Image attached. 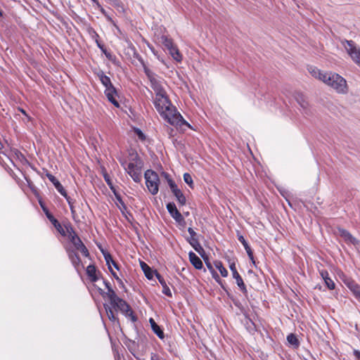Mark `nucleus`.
<instances>
[{"label": "nucleus", "mask_w": 360, "mask_h": 360, "mask_svg": "<svg viewBox=\"0 0 360 360\" xmlns=\"http://www.w3.org/2000/svg\"><path fill=\"white\" fill-rule=\"evenodd\" d=\"M144 72L150 82L152 89L155 91V96L153 104L161 117L168 123L176 127L186 125L192 128L190 124L183 118L181 114L177 112L176 108L171 103L158 76L147 67H144Z\"/></svg>", "instance_id": "nucleus-1"}, {"label": "nucleus", "mask_w": 360, "mask_h": 360, "mask_svg": "<svg viewBox=\"0 0 360 360\" xmlns=\"http://www.w3.org/2000/svg\"><path fill=\"white\" fill-rule=\"evenodd\" d=\"M308 70L314 77L322 81L338 93L347 92V82L340 75L332 72H323L315 67H309Z\"/></svg>", "instance_id": "nucleus-2"}, {"label": "nucleus", "mask_w": 360, "mask_h": 360, "mask_svg": "<svg viewBox=\"0 0 360 360\" xmlns=\"http://www.w3.org/2000/svg\"><path fill=\"white\" fill-rule=\"evenodd\" d=\"M109 301L113 308L120 310L125 316L130 318L133 322L136 321L137 319L134 315L129 305L124 300L120 298L115 292H110Z\"/></svg>", "instance_id": "nucleus-3"}, {"label": "nucleus", "mask_w": 360, "mask_h": 360, "mask_svg": "<svg viewBox=\"0 0 360 360\" xmlns=\"http://www.w3.org/2000/svg\"><path fill=\"white\" fill-rule=\"evenodd\" d=\"M65 229L67 231V236L70 241L72 243L75 248L80 251L82 255L85 257L89 256V251L86 246L84 245L79 237L77 235L74 229L71 225L65 226Z\"/></svg>", "instance_id": "nucleus-4"}, {"label": "nucleus", "mask_w": 360, "mask_h": 360, "mask_svg": "<svg viewBox=\"0 0 360 360\" xmlns=\"http://www.w3.org/2000/svg\"><path fill=\"white\" fill-rule=\"evenodd\" d=\"M146 185L152 195H156L159 191L160 179L156 172L148 169L144 174Z\"/></svg>", "instance_id": "nucleus-5"}, {"label": "nucleus", "mask_w": 360, "mask_h": 360, "mask_svg": "<svg viewBox=\"0 0 360 360\" xmlns=\"http://www.w3.org/2000/svg\"><path fill=\"white\" fill-rule=\"evenodd\" d=\"M341 44L352 60L360 66V48L357 47L352 40H344Z\"/></svg>", "instance_id": "nucleus-6"}, {"label": "nucleus", "mask_w": 360, "mask_h": 360, "mask_svg": "<svg viewBox=\"0 0 360 360\" xmlns=\"http://www.w3.org/2000/svg\"><path fill=\"white\" fill-rule=\"evenodd\" d=\"M124 169L135 182H139L141 180V166L138 160H134L130 162Z\"/></svg>", "instance_id": "nucleus-7"}, {"label": "nucleus", "mask_w": 360, "mask_h": 360, "mask_svg": "<svg viewBox=\"0 0 360 360\" xmlns=\"http://www.w3.org/2000/svg\"><path fill=\"white\" fill-rule=\"evenodd\" d=\"M188 231L191 236L190 238L188 240L189 244L194 248V250L198 252V253H200L201 252H203V248L200 245L197 233L191 227L188 229Z\"/></svg>", "instance_id": "nucleus-8"}, {"label": "nucleus", "mask_w": 360, "mask_h": 360, "mask_svg": "<svg viewBox=\"0 0 360 360\" xmlns=\"http://www.w3.org/2000/svg\"><path fill=\"white\" fill-rule=\"evenodd\" d=\"M338 233L347 243H350L354 245L359 243V241L356 238H354L348 231L344 229L338 228Z\"/></svg>", "instance_id": "nucleus-9"}, {"label": "nucleus", "mask_w": 360, "mask_h": 360, "mask_svg": "<svg viewBox=\"0 0 360 360\" xmlns=\"http://www.w3.org/2000/svg\"><path fill=\"white\" fill-rule=\"evenodd\" d=\"M167 209L172 218L178 223L184 221V219L179 211L177 210L174 202H169L167 205Z\"/></svg>", "instance_id": "nucleus-10"}, {"label": "nucleus", "mask_w": 360, "mask_h": 360, "mask_svg": "<svg viewBox=\"0 0 360 360\" xmlns=\"http://www.w3.org/2000/svg\"><path fill=\"white\" fill-rule=\"evenodd\" d=\"M105 95L106 96L108 100L112 103L115 107L119 108L120 103L118 102V94L116 89L113 86L111 88H108V89H105Z\"/></svg>", "instance_id": "nucleus-11"}, {"label": "nucleus", "mask_w": 360, "mask_h": 360, "mask_svg": "<svg viewBox=\"0 0 360 360\" xmlns=\"http://www.w3.org/2000/svg\"><path fill=\"white\" fill-rule=\"evenodd\" d=\"M66 252L72 265L75 266L77 271H78L79 266H80L81 264V260L79 255L74 250H72L69 248H66Z\"/></svg>", "instance_id": "nucleus-12"}, {"label": "nucleus", "mask_w": 360, "mask_h": 360, "mask_svg": "<svg viewBox=\"0 0 360 360\" xmlns=\"http://www.w3.org/2000/svg\"><path fill=\"white\" fill-rule=\"evenodd\" d=\"M295 100L306 114L308 113L309 103L306 97L301 93H297L295 96Z\"/></svg>", "instance_id": "nucleus-13"}, {"label": "nucleus", "mask_w": 360, "mask_h": 360, "mask_svg": "<svg viewBox=\"0 0 360 360\" xmlns=\"http://www.w3.org/2000/svg\"><path fill=\"white\" fill-rule=\"evenodd\" d=\"M96 75L101 84L105 87V89L114 86L111 82L110 78L105 75L103 71H98Z\"/></svg>", "instance_id": "nucleus-14"}, {"label": "nucleus", "mask_w": 360, "mask_h": 360, "mask_svg": "<svg viewBox=\"0 0 360 360\" xmlns=\"http://www.w3.org/2000/svg\"><path fill=\"white\" fill-rule=\"evenodd\" d=\"M155 276L157 277L159 283L161 284V285L162 287V293L167 296L172 297V292H171L169 288L168 287V285H167L165 279L158 272H155Z\"/></svg>", "instance_id": "nucleus-15"}, {"label": "nucleus", "mask_w": 360, "mask_h": 360, "mask_svg": "<svg viewBox=\"0 0 360 360\" xmlns=\"http://www.w3.org/2000/svg\"><path fill=\"white\" fill-rule=\"evenodd\" d=\"M191 263L197 269H201L203 266L201 259L194 252H190L188 254Z\"/></svg>", "instance_id": "nucleus-16"}, {"label": "nucleus", "mask_w": 360, "mask_h": 360, "mask_svg": "<svg viewBox=\"0 0 360 360\" xmlns=\"http://www.w3.org/2000/svg\"><path fill=\"white\" fill-rule=\"evenodd\" d=\"M149 323L154 333H155L160 339H164V332L162 330L160 327L155 323V320L153 318H150Z\"/></svg>", "instance_id": "nucleus-17"}, {"label": "nucleus", "mask_w": 360, "mask_h": 360, "mask_svg": "<svg viewBox=\"0 0 360 360\" xmlns=\"http://www.w3.org/2000/svg\"><path fill=\"white\" fill-rule=\"evenodd\" d=\"M238 239L243 244L250 259L252 261L253 264H255V262L254 259L252 251L250 245H248V242L245 240V238L243 236H239Z\"/></svg>", "instance_id": "nucleus-18"}, {"label": "nucleus", "mask_w": 360, "mask_h": 360, "mask_svg": "<svg viewBox=\"0 0 360 360\" xmlns=\"http://www.w3.org/2000/svg\"><path fill=\"white\" fill-rule=\"evenodd\" d=\"M320 274H321V277L323 278V279L324 280L325 283H326V286L328 288V289H330V290L335 289V283L329 277L328 271L322 270L320 272Z\"/></svg>", "instance_id": "nucleus-19"}, {"label": "nucleus", "mask_w": 360, "mask_h": 360, "mask_svg": "<svg viewBox=\"0 0 360 360\" xmlns=\"http://www.w3.org/2000/svg\"><path fill=\"white\" fill-rule=\"evenodd\" d=\"M86 274L91 282H96L98 280L96 269L94 265H89L86 267Z\"/></svg>", "instance_id": "nucleus-20"}, {"label": "nucleus", "mask_w": 360, "mask_h": 360, "mask_svg": "<svg viewBox=\"0 0 360 360\" xmlns=\"http://www.w3.org/2000/svg\"><path fill=\"white\" fill-rule=\"evenodd\" d=\"M168 51L174 60H175L177 62H181L183 59L182 55L181 54L179 50L178 49L176 45L172 48L169 49Z\"/></svg>", "instance_id": "nucleus-21"}, {"label": "nucleus", "mask_w": 360, "mask_h": 360, "mask_svg": "<svg viewBox=\"0 0 360 360\" xmlns=\"http://www.w3.org/2000/svg\"><path fill=\"white\" fill-rule=\"evenodd\" d=\"M141 268L144 272V274L146 277L149 279L152 280L153 278L154 274L155 275L156 271H153L146 263L141 262Z\"/></svg>", "instance_id": "nucleus-22"}, {"label": "nucleus", "mask_w": 360, "mask_h": 360, "mask_svg": "<svg viewBox=\"0 0 360 360\" xmlns=\"http://www.w3.org/2000/svg\"><path fill=\"white\" fill-rule=\"evenodd\" d=\"M104 258L106 262V264L108 266V269L110 271H112V268L110 264H112L115 268L119 269L117 264L112 259V256L109 253H104Z\"/></svg>", "instance_id": "nucleus-23"}, {"label": "nucleus", "mask_w": 360, "mask_h": 360, "mask_svg": "<svg viewBox=\"0 0 360 360\" xmlns=\"http://www.w3.org/2000/svg\"><path fill=\"white\" fill-rule=\"evenodd\" d=\"M172 193L176 197V200H178L180 205H184L186 204V197L184 196V195L183 194L180 189L174 191V192H173Z\"/></svg>", "instance_id": "nucleus-24"}, {"label": "nucleus", "mask_w": 360, "mask_h": 360, "mask_svg": "<svg viewBox=\"0 0 360 360\" xmlns=\"http://www.w3.org/2000/svg\"><path fill=\"white\" fill-rule=\"evenodd\" d=\"M161 42L167 50L175 46L172 39L165 35L161 37Z\"/></svg>", "instance_id": "nucleus-25"}, {"label": "nucleus", "mask_w": 360, "mask_h": 360, "mask_svg": "<svg viewBox=\"0 0 360 360\" xmlns=\"http://www.w3.org/2000/svg\"><path fill=\"white\" fill-rule=\"evenodd\" d=\"M103 283H104L106 288L108 289V292H104L103 290L100 288H98V291L99 292V293L101 295H103V297H105V295L108 298V300H110V292H115V291L112 289L110 284L108 281H104Z\"/></svg>", "instance_id": "nucleus-26"}, {"label": "nucleus", "mask_w": 360, "mask_h": 360, "mask_svg": "<svg viewBox=\"0 0 360 360\" xmlns=\"http://www.w3.org/2000/svg\"><path fill=\"white\" fill-rule=\"evenodd\" d=\"M233 277L236 279V283H237L238 286L240 288V290L243 292H246L245 285L243 282V278L240 276V274L238 273H237V274L235 273V274L233 275Z\"/></svg>", "instance_id": "nucleus-27"}, {"label": "nucleus", "mask_w": 360, "mask_h": 360, "mask_svg": "<svg viewBox=\"0 0 360 360\" xmlns=\"http://www.w3.org/2000/svg\"><path fill=\"white\" fill-rule=\"evenodd\" d=\"M214 266L216 267V269H217L219 271L221 275L223 277H226L228 276V271L224 267L221 262H220V261H215L214 262Z\"/></svg>", "instance_id": "nucleus-28"}, {"label": "nucleus", "mask_w": 360, "mask_h": 360, "mask_svg": "<svg viewBox=\"0 0 360 360\" xmlns=\"http://www.w3.org/2000/svg\"><path fill=\"white\" fill-rule=\"evenodd\" d=\"M104 307L106 311L108 319L112 322L116 321L117 317L115 316L112 309L107 304H105Z\"/></svg>", "instance_id": "nucleus-29"}, {"label": "nucleus", "mask_w": 360, "mask_h": 360, "mask_svg": "<svg viewBox=\"0 0 360 360\" xmlns=\"http://www.w3.org/2000/svg\"><path fill=\"white\" fill-rule=\"evenodd\" d=\"M349 288L353 292L356 298L358 300V298L360 297V287L356 283H352L349 285Z\"/></svg>", "instance_id": "nucleus-30"}, {"label": "nucleus", "mask_w": 360, "mask_h": 360, "mask_svg": "<svg viewBox=\"0 0 360 360\" xmlns=\"http://www.w3.org/2000/svg\"><path fill=\"white\" fill-rule=\"evenodd\" d=\"M287 340L292 345L298 346L299 345V342L297 337L292 333L289 334L287 336Z\"/></svg>", "instance_id": "nucleus-31"}, {"label": "nucleus", "mask_w": 360, "mask_h": 360, "mask_svg": "<svg viewBox=\"0 0 360 360\" xmlns=\"http://www.w3.org/2000/svg\"><path fill=\"white\" fill-rule=\"evenodd\" d=\"M55 188L58 191V192L60 193V195H62L65 198H67V192L60 182L56 184Z\"/></svg>", "instance_id": "nucleus-32"}, {"label": "nucleus", "mask_w": 360, "mask_h": 360, "mask_svg": "<svg viewBox=\"0 0 360 360\" xmlns=\"http://www.w3.org/2000/svg\"><path fill=\"white\" fill-rule=\"evenodd\" d=\"M184 180L191 188H193V181L192 176L190 174L185 173L184 174Z\"/></svg>", "instance_id": "nucleus-33"}, {"label": "nucleus", "mask_w": 360, "mask_h": 360, "mask_svg": "<svg viewBox=\"0 0 360 360\" xmlns=\"http://www.w3.org/2000/svg\"><path fill=\"white\" fill-rule=\"evenodd\" d=\"M54 226L62 236L67 235L66 229H64L59 222L55 224Z\"/></svg>", "instance_id": "nucleus-34"}, {"label": "nucleus", "mask_w": 360, "mask_h": 360, "mask_svg": "<svg viewBox=\"0 0 360 360\" xmlns=\"http://www.w3.org/2000/svg\"><path fill=\"white\" fill-rule=\"evenodd\" d=\"M65 199L70 206L71 213L74 216L75 214V207L73 206V203L72 202V199L68 195H67V198H65Z\"/></svg>", "instance_id": "nucleus-35"}, {"label": "nucleus", "mask_w": 360, "mask_h": 360, "mask_svg": "<svg viewBox=\"0 0 360 360\" xmlns=\"http://www.w3.org/2000/svg\"><path fill=\"white\" fill-rule=\"evenodd\" d=\"M134 132L140 140H141V141L145 140L146 136H145L144 134L141 131V129L136 128L134 129Z\"/></svg>", "instance_id": "nucleus-36"}, {"label": "nucleus", "mask_w": 360, "mask_h": 360, "mask_svg": "<svg viewBox=\"0 0 360 360\" xmlns=\"http://www.w3.org/2000/svg\"><path fill=\"white\" fill-rule=\"evenodd\" d=\"M46 176L49 179V180L54 185V186L56 185L57 183L59 182V181L51 174H47Z\"/></svg>", "instance_id": "nucleus-37"}, {"label": "nucleus", "mask_w": 360, "mask_h": 360, "mask_svg": "<svg viewBox=\"0 0 360 360\" xmlns=\"http://www.w3.org/2000/svg\"><path fill=\"white\" fill-rule=\"evenodd\" d=\"M168 184L172 193L174 192V191L179 189L175 182L172 179H169Z\"/></svg>", "instance_id": "nucleus-38"}, {"label": "nucleus", "mask_w": 360, "mask_h": 360, "mask_svg": "<svg viewBox=\"0 0 360 360\" xmlns=\"http://www.w3.org/2000/svg\"><path fill=\"white\" fill-rule=\"evenodd\" d=\"M46 217L49 221L53 224V226L58 223V220L50 213L46 212Z\"/></svg>", "instance_id": "nucleus-39"}, {"label": "nucleus", "mask_w": 360, "mask_h": 360, "mask_svg": "<svg viewBox=\"0 0 360 360\" xmlns=\"http://www.w3.org/2000/svg\"><path fill=\"white\" fill-rule=\"evenodd\" d=\"M207 268L212 272L213 277L217 279V278H219V276L217 273L214 272L213 268L210 264H207Z\"/></svg>", "instance_id": "nucleus-40"}, {"label": "nucleus", "mask_w": 360, "mask_h": 360, "mask_svg": "<svg viewBox=\"0 0 360 360\" xmlns=\"http://www.w3.org/2000/svg\"><path fill=\"white\" fill-rule=\"evenodd\" d=\"M229 267H230V269H231V272H232V274H233V275H234V274H235V273H236V274H237V273H238L237 269H236V264H235V263H231V264H230Z\"/></svg>", "instance_id": "nucleus-41"}, {"label": "nucleus", "mask_w": 360, "mask_h": 360, "mask_svg": "<svg viewBox=\"0 0 360 360\" xmlns=\"http://www.w3.org/2000/svg\"><path fill=\"white\" fill-rule=\"evenodd\" d=\"M111 272V274H112L113 277L120 283H122L121 279L118 277V276L116 274L115 272L113 271V270L112 269V271H110Z\"/></svg>", "instance_id": "nucleus-42"}, {"label": "nucleus", "mask_w": 360, "mask_h": 360, "mask_svg": "<svg viewBox=\"0 0 360 360\" xmlns=\"http://www.w3.org/2000/svg\"><path fill=\"white\" fill-rule=\"evenodd\" d=\"M105 16L107 18L109 22H110L117 30H119L118 27L115 23L114 20L109 15L106 14Z\"/></svg>", "instance_id": "nucleus-43"}, {"label": "nucleus", "mask_w": 360, "mask_h": 360, "mask_svg": "<svg viewBox=\"0 0 360 360\" xmlns=\"http://www.w3.org/2000/svg\"><path fill=\"white\" fill-rule=\"evenodd\" d=\"M150 360H160V359L156 354H152L150 356Z\"/></svg>", "instance_id": "nucleus-44"}, {"label": "nucleus", "mask_w": 360, "mask_h": 360, "mask_svg": "<svg viewBox=\"0 0 360 360\" xmlns=\"http://www.w3.org/2000/svg\"><path fill=\"white\" fill-rule=\"evenodd\" d=\"M162 175L165 178L167 181L168 182L169 179H172L169 176V175L166 172H162Z\"/></svg>", "instance_id": "nucleus-45"}, {"label": "nucleus", "mask_w": 360, "mask_h": 360, "mask_svg": "<svg viewBox=\"0 0 360 360\" xmlns=\"http://www.w3.org/2000/svg\"><path fill=\"white\" fill-rule=\"evenodd\" d=\"M354 355L358 358L360 359V352L358 350H354Z\"/></svg>", "instance_id": "nucleus-46"}, {"label": "nucleus", "mask_w": 360, "mask_h": 360, "mask_svg": "<svg viewBox=\"0 0 360 360\" xmlns=\"http://www.w3.org/2000/svg\"><path fill=\"white\" fill-rule=\"evenodd\" d=\"M105 180L106 181V183L108 184V185H109L110 186H111V182H110V180L109 179L108 177H107L106 176H105Z\"/></svg>", "instance_id": "nucleus-47"}, {"label": "nucleus", "mask_w": 360, "mask_h": 360, "mask_svg": "<svg viewBox=\"0 0 360 360\" xmlns=\"http://www.w3.org/2000/svg\"><path fill=\"white\" fill-rule=\"evenodd\" d=\"M101 13H102L103 14H104L105 15H106V12H105V11L103 8H101Z\"/></svg>", "instance_id": "nucleus-48"}, {"label": "nucleus", "mask_w": 360, "mask_h": 360, "mask_svg": "<svg viewBox=\"0 0 360 360\" xmlns=\"http://www.w3.org/2000/svg\"><path fill=\"white\" fill-rule=\"evenodd\" d=\"M20 111H21L24 115H26V112H25V111L24 110H20Z\"/></svg>", "instance_id": "nucleus-49"}, {"label": "nucleus", "mask_w": 360, "mask_h": 360, "mask_svg": "<svg viewBox=\"0 0 360 360\" xmlns=\"http://www.w3.org/2000/svg\"><path fill=\"white\" fill-rule=\"evenodd\" d=\"M91 1H94V2H96L100 6V5L98 4L97 0H91Z\"/></svg>", "instance_id": "nucleus-50"}, {"label": "nucleus", "mask_w": 360, "mask_h": 360, "mask_svg": "<svg viewBox=\"0 0 360 360\" xmlns=\"http://www.w3.org/2000/svg\"><path fill=\"white\" fill-rule=\"evenodd\" d=\"M2 15V11L0 10V16Z\"/></svg>", "instance_id": "nucleus-51"}, {"label": "nucleus", "mask_w": 360, "mask_h": 360, "mask_svg": "<svg viewBox=\"0 0 360 360\" xmlns=\"http://www.w3.org/2000/svg\"><path fill=\"white\" fill-rule=\"evenodd\" d=\"M358 300L360 301V297L358 298Z\"/></svg>", "instance_id": "nucleus-52"}]
</instances>
